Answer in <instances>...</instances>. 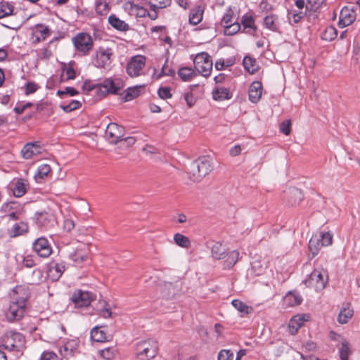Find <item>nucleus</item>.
Returning <instances> with one entry per match:
<instances>
[{"label":"nucleus","mask_w":360,"mask_h":360,"mask_svg":"<svg viewBox=\"0 0 360 360\" xmlns=\"http://www.w3.org/2000/svg\"><path fill=\"white\" fill-rule=\"evenodd\" d=\"M30 308L27 294H13L11 297L9 305L5 312L8 321L13 322L21 320Z\"/></svg>","instance_id":"f257e3e1"},{"label":"nucleus","mask_w":360,"mask_h":360,"mask_svg":"<svg viewBox=\"0 0 360 360\" xmlns=\"http://www.w3.org/2000/svg\"><path fill=\"white\" fill-rule=\"evenodd\" d=\"M211 256L214 259H223V269H230L238 261L239 252L237 250L228 251V249L219 241L214 242L210 247Z\"/></svg>","instance_id":"f03ea898"},{"label":"nucleus","mask_w":360,"mask_h":360,"mask_svg":"<svg viewBox=\"0 0 360 360\" xmlns=\"http://www.w3.org/2000/svg\"><path fill=\"white\" fill-rule=\"evenodd\" d=\"M328 281V271L322 266L315 268L309 277L304 281V284L309 288L315 291H322Z\"/></svg>","instance_id":"7ed1b4c3"},{"label":"nucleus","mask_w":360,"mask_h":360,"mask_svg":"<svg viewBox=\"0 0 360 360\" xmlns=\"http://www.w3.org/2000/svg\"><path fill=\"white\" fill-rule=\"evenodd\" d=\"M158 353V342L153 338H148L137 342L136 356L139 360H150Z\"/></svg>","instance_id":"20e7f679"},{"label":"nucleus","mask_w":360,"mask_h":360,"mask_svg":"<svg viewBox=\"0 0 360 360\" xmlns=\"http://www.w3.org/2000/svg\"><path fill=\"white\" fill-rule=\"evenodd\" d=\"M212 170L211 159L209 156H202L191 165L190 179L194 182L200 181Z\"/></svg>","instance_id":"39448f33"},{"label":"nucleus","mask_w":360,"mask_h":360,"mask_svg":"<svg viewBox=\"0 0 360 360\" xmlns=\"http://www.w3.org/2000/svg\"><path fill=\"white\" fill-rule=\"evenodd\" d=\"M194 68L196 72L204 77L211 75L213 67L212 57L207 52L197 53L193 59Z\"/></svg>","instance_id":"423d86ee"},{"label":"nucleus","mask_w":360,"mask_h":360,"mask_svg":"<svg viewBox=\"0 0 360 360\" xmlns=\"http://www.w3.org/2000/svg\"><path fill=\"white\" fill-rule=\"evenodd\" d=\"M146 64V56L143 55L132 56L127 63L126 72L131 78L140 77L143 75Z\"/></svg>","instance_id":"0eeeda50"},{"label":"nucleus","mask_w":360,"mask_h":360,"mask_svg":"<svg viewBox=\"0 0 360 360\" xmlns=\"http://www.w3.org/2000/svg\"><path fill=\"white\" fill-rule=\"evenodd\" d=\"M75 49L86 56L93 49L94 40L91 36L86 32H79L72 39Z\"/></svg>","instance_id":"6e6552de"},{"label":"nucleus","mask_w":360,"mask_h":360,"mask_svg":"<svg viewBox=\"0 0 360 360\" xmlns=\"http://www.w3.org/2000/svg\"><path fill=\"white\" fill-rule=\"evenodd\" d=\"M124 86V82L120 77H109L105 79L101 84L97 85L98 90L104 95L117 94Z\"/></svg>","instance_id":"1a4fd4ad"},{"label":"nucleus","mask_w":360,"mask_h":360,"mask_svg":"<svg viewBox=\"0 0 360 360\" xmlns=\"http://www.w3.org/2000/svg\"><path fill=\"white\" fill-rule=\"evenodd\" d=\"M25 340L24 336L17 332L11 333L8 334L4 342V347L13 352H16L18 353H22V350L25 347Z\"/></svg>","instance_id":"9d476101"},{"label":"nucleus","mask_w":360,"mask_h":360,"mask_svg":"<svg viewBox=\"0 0 360 360\" xmlns=\"http://www.w3.org/2000/svg\"><path fill=\"white\" fill-rule=\"evenodd\" d=\"M1 210L6 213L8 219L13 221L21 219L25 214L24 206L14 201L4 203Z\"/></svg>","instance_id":"9b49d317"},{"label":"nucleus","mask_w":360,"mask_h":360,"mask_svg":"<svg viewBox=\"0 0 360 360\" xmlns=\"http://www.w3.org/2000/svg\"><path fill=\"white\" fill-rule=\"evenodd\" d=\"M113 51L111 48L99 47L96 51L95 65L100 68H109L112 63Z\"/></svg>","instance_id":"f8f14e48"},{"label":"nucleus","mask_w":360,"mask_h":360,"mask_svg":"<svg viewBox=\"0 0 360 360\" xmlns=\"http://www.w3.org/2000/svg\"><path fill=\"white\" fill-rule=\"evenodd\" d=\"M33 251L41 258H48L52 253V247L44 237H40L32 243Z\"/></svg>","instance_id":"ddd939ff"},{"label":"nucleus","mask_w":360,"mask_h":360,"mask_svg":"<svg viewBox=\"0 0 360 360\" xmlns=\"http://www.w3.org/2000/svg\"><path fill=\"white\" fill-rule=\"evenodd\" d=\"M304 195L302 191L297 188H291L283 192V201L287 205L296 206L303 200Z\"/></svg>","instance_id":"4468645a"},{"label":"nucleus","mask_w":360,"mask_h":360,"mask_svg":"<svg viewBox=\"0 0 360 360\" xmlns=\"http://www.w3.org/2000/svg\"><path fill=\"white\" fill-rule=\"evenodd\" d=\"M124 128L116 123H110L105 129V136L111 143L122 140Z\"/></svg>","instance_id":"2eb2a0df"},{"label":"nucleus","mask_w":360,"mask_h":360,"mask_svg":"<svg viewBox=\"0 0 360 360\" xmlns=\"http://www.w3.org/2000/svg\"><path fill=\"white\" fill-rule=\"evenodd\" d=\"M356 14L353 8L343 7L340 13L338 25L340 27H345L352 25L356 20Z\"/></svg>","instance_id":"dca6fc26"},{"label":"nucleus","mask_w":360,"mask_h":360,"mask_svg":"<svg viewBox=\"0 0 360 360\" xmlns=\"http://www.w3.org/2000/svg\"><path fill=\"white\" fill-rule=\"evenodd\" d=\"M309 319L310 315L309 314H298L293 316L288 323L289 333L292 335L297 334L304 323L309 321Z\"/></svg>","instance_id":"f3484780"},{"label":"nucleus","mask_w":360,"mask_h":360,"mask_svg":"<svg viewBox=\"0 0 360 360\" xmlns=\"http://www.w3.org/2000/svg\"><path fill=\"white\" fill-rule=\"evenodd\" d=\"M49 27L43 24L36 25L32 30L31 39L34 44L44 41L51 35Z\"/></svg>","instance_id":"a211bd4d"},{"label":"nucleus","mask_w":360,"mask_h":360,"mask_svg":"<svg viewBox=\"0 0 360 360\" xmlns=\"http://www.w3.org/2000/svg\"><path fill=\"white\" fill-rule=\"evenodd\" d=\"M30 231L29 224L26 221L16 222L8 229L7 234L11 238H14L26 235Z\"/></svg>","instance_id":"6ab92c4d"},{"label":"nucleus","mask_w":360,"mask_h":360,"mask_svg":"<svg viewBox=\"0 0 360 360\" xmlns=\"http://www.w3.org/2000/svg\"><path fill=\"white\" fill-rule=\"evenodd\" d=\"M89 254L90 248L89 245L81 243L71 255V258L74 262L77 264H79L88 259Z\"/></svg>","instance_id":"aec40b11"},{"label":"nucleus","mask_w":360,"mask_h":360,"mask_svg":"<svg viewBox=\"0 0 360 360\" xmlns=\"http://www.w3.org/2000/svg\"><path fill=\"white\" fill-rule=\"evenodd\" d=\"M123 8L130 15L136 18H144L147 15V9L142 6L135 4L134 1H126Z\"/></svg>","instance_id":"412c9836"},{"label":"nucleus","mask_w":360,"mask_h":360,"mask_svg":"<svg viewBox=\"0 0 360 360\" xmlns=\"http://www.w3.org/2000/svg\"><path fill=\"white\" fill-rule=\"evenodd\" d=\"M65 271V265L63 263L51 261L48 264L47 276L53 281H58Z\"/></svg>","instance_id":"4be33fe9"},{"label":"nucleus","mask_w":360,"mask_h":360,"mask_svg":"<svg viewBox=\"0 0 360 360\" xmlns=\"http://www.w3.org/2000/svg\"><path fill=\"white\" fill-rule=\"evenodd\" d=\"M42 148L38 142L28 143L24 146L21 155L24 159L29 160L41 153Z\"/></svg>","instance_id":"5701e85b"},{"label":"nucleus","mask_w":360,"mask_h":360,"mask_svg":"<svg viewBox=\"0 0 360 360\" xmlns=\"http://www.w3.org/2000/svg\"><path fill=\"white\" fill-rule=\"evenodd\" d=\"M263 85L261 82L254 81L249 87V100L253 103H257L262 97Z\"/></svg>","instance_id":"b1692460"},{"label":"nucleus","mask_w":360,"mask_h":360,"mask_svg":"<svg viewBox=\"0 0 360 360\" xmlns=\"http://www.w3.org/2000/svg\"><path fill=\"white\" fill-rule=\"evenodd\" d=\"M78 346L79 345L76 340H70L60 347V353L63 357L68 359L77 352Z\"/></svg>","instance_id":"393cba45"},{"label":"nucleus","mask_w":360,"mask_h":360,"mask_svg":"<svg viewBox=\"0 0 360 360\" xmlns=\"http://www.w3.org/2000/svg\"><path fill=\"white\" fill-rule=\"evenodd\" d=\"M71 300L77 308L88 307L93 301L90 294H72Z\"/></svg>","instance_id":"a878e982"},{"label":"nucleus","mask_w":360,"mask_h":360,"mask_svg":"<svg viewBox=\"0 0 360 360\" xmlns=\"http://www.w3.org/2000/svg\"><path fill=\"white\" fill-rule=\"evenodd\" d=\"M29 186L28 181L24 179H18L13 184L11 188L13 194L16 198H20L23 196L27 190Z\"/></svg>","instance_id":"bb28decb"},{"label":"nucleus","mask_w":360,"mask_h":360,"mask_svg":"<svg viewBox=\"0 0 360 360\" xmlns=\"http://www.w3.org/2000/svg\"><path fill=\"white\" fill-rule=\"evenodd\" d=\"M212 98L214 101H222L232 98V93L229 89L217 86L212 91Z\"/></svg>","instance_id":"cd10ccee"},{"label":"nucleus","mask_w":360,"mask_h":360,"mask_svg":"<svg viewBox=\"0 0 360 360\" xmlns=\"http://www.w3.org/2000/svg\"><path fill=\"white\" fill-rule=\"evenodd\" d=\"M302 302V298L300 294H285L283 298V305L285 308L298 306Z\"/></svg>","instance_id":"c85d7f7f"},{"label":"nucleus","mask_w":360,"mask_h":360,"mask_svg":"<svg viewBox=\"0 0 360 360\" xmlns=\"http://www.w3.org/2000/svg\"><path fill=\"white\" fill-rule=\"evenodd\" d=\"M354 311L349 303H347L345 306L340 310L338 316V321L340 324L347 323L353 316Z\"/></svg>","instance_id":"c756f323"},{"label":"nucleus","mask_w":360,"mask_h":360,"mask_svg":"<svg viewBox=\"0 0 360 360\" xmlns=\"http://www.w3.org/2000/svg\"><path fill=\"white\" fill-rule=\"evenodd\" d=\"M264 25L266 29L273 32H278L280 28L278 18L274 14L268 15L264 18Z\"/></svg>","instance_id":"7c9ffc66"},{"label":"nucleus","mask_w":360,"mask_h":360,"mask_svg":"<svg viewBox=\"0 0 360 360\" xmlns=\"http://www.w3.org/2000/svg\"><path fill=\"white\" fill-rule=\"evenodd\" d=\"M108 22L109 24L115 29L125 32L129 30V25L124 20L117 18L115 15H110L108 17Z\"/></svg>","instance_id":"2f4dec72"},{"label":"nucleus","mask_w":360,"mask_h":360,"mask_svg":"<svg viewBox=\"0 0 360 360\" xmlns=\"http://www.w3.org/2000/svg\"><path fill=\"white\" fill-rule=\"evenodd\" d=\"M179 77L184 82H189L198 75L195 70L190 67H182L178 70Z\"/></svg>","instance_id":"473e14b6"},{"label":"nucleus","mask_w":360,"mask_h":360,"mask_svg":"<svg viewBox=\"0 0 360 360\" xmlns=\"http://www.w3.org/2000/svg\"><path fill=\"white\" fill-rule=\"evenodd\" d=\"M204 8L201 6L195 7L191 10L189 15V22L193 25L199 24L203 18Z\"/></svg>","instance_id":"72a5a7b5"},{"label":"nucleus","mask_w":360,"mask_h":360,"mask_svg":"<svg viewBox=\"0 0 360 360\" xmlns=\"http://www.w3.org/2000/svg\"><path fill=\"white\" fill-rule=\"evenodd\" d=\"M323 247L321 243V238L318 234H314L311 236L309 242V249L312 254V257H315Z\"/></svg>","instance_id":"f704fd0d"},{"label":"nucleus","mask_w":360,"mask_h":360,"mask_svg":"<svg viewBox=\"0 0 360 360\" xmlns=\"http://www.w3.org/2000/svg\"><path fill=\"white\" fill-rule=\"evenodd\" d=\"M145 89V85H139L129 87L125 90L124 100L125 101H131L139 96Z\"/></svg>","instance_id":"c9c22d12"},{"label":"nucleus","mask_w":360,"mask_h":360,"mask_svg":"<svg viewBox=\"0 0 360 360\" xmlns=\"http://www.w3.org/2000/svg\"><path fill=\"white\" fill-rule=\"evenodd\" d=\"M51 173V168L48 164L40 165L34 176L35 181L40 183Z\"/></svg>","instance_id":"e433bc0d"},{"label":"nucleus","mask_w":360,"mask_h":360,"mask_svg":"<svg viewBox=\"0 0 360 360\" xmlns=\"http://www.w3.org/2000/svg\"><path fill=\"white\" fill-rule=\"evenodd\" d=\"M352 353V351L349 341L345 338H342L341 346L339 349L340 359L341 360H349V356Z\"/></svg>","instance_id":"4c0bfd02"},{"label":"nucleus","mask_w":360,"mask_h":360,"mask_svg":"<svg viewBox=\"0 0 360 360\" xmlns=\"http://www.w3.org/2000/svg\"><path fill=\"white\" fill-rule=\"evenodd\" d=\"M243 65L245 69L252 75L257 72L259 69V65L257 61L250 56H245L244 58Z\"/></svg>","instance_id":"58836bf2"},{"label":"nucleus","mask_w":360,"mask_h":360,"mask_svg":"<svg viewBox=\"0 0 360 360\" xmlns=\"http://www.w3.org/2000/svg\"><path fill=\"white\" fill-rule=\"evenodd\" d=\"M173 239L174 243L182 248L188 249L191 245V242L189 238L180 233H175Z\"/></svg>","instance_id":"ea45409f"},{"label":"nucleus","mask_w":360,"mask_h":360,"mask_svg":"<svg viewBox=\"0 0 360 360\" xmlns=\"http://www.w3.org/2000/svg\"><path fill=\"white\" fill-rule=\"evenodd\" d=\"M111 0H96V12L101 15H106L110 10Z\"/></svg>","instance_id":"a19ab883"},{"label":"nucleus","mask_w":360,"mask_h":360,"mask_svg":"<svg viewBox=\"0 0 360 360\" xmlns=\"http://www.w3.org/2000/svg\"><path fill=\"white\" fill-rule=\"evenodd\" d=\"M338 36V31L333 26H328L321 33V39L327 41L334 40Z\"/></svg>","instance_id":"79ce46f5"},{"label":"nucleus","mask_w":360,"mask_h":360,"mask_svg":"<svg viewBox=\"0 0 360 360\" xmlns=\"http://www.w3.org/2000/svg\"><path fill=\"white\" fill-rule=\"evenodd\" d=\"M232 305L240 313L250 314L253 311V308L247 305L239 300H233L231 302Z\"/></svg>","instance_id":"37998d69"},{"label":"nucleus","mask_w":360,"mask_h":360,"mask_svg":"<svg viewBox=\"0 0 360 360\" xmlns=\"http://www.w3.org/2000/svg\"><path fill=\"white\" fill-rule=\"evenodd\" d=\"M172 4V0H149L148 2L150 10L162 9L169 6Z\"/></svg>","instance_id":"c03bdc74"},{"label":"nucleus","mask_w":360,"mask_h":360,"mask_svg":"<svg viewBox=\"0 0 360 360\" xmlns=\"http://www.w3.org/2000/svg\"><path fill=\"white\" fill-rule=\"evenodd\" d=\"M91 338L95 342H105L107 340L105 333L98 327H95L91 330Z\"/></svg>","instance_id":"a18cd8bd"},{"label":"nucleus","mask_w":360,"mask_h":360,"mask_svg":"<svg viewBox=\"0 0 360 360\" xmlns=\"http://www.w3.org/2000/svg\"><path fill=\"white\" fill-rule=\"evenodd\" d=\"M13 6L7 1H0V18H6L13 13Z\"/></svg>","instance_id":"49530a36"},{"label":"nucleus","mask_w":360,"mask_h":360,"mask_svg":"<svg viewBox=\"0 0 360 360\" xmlns=\"http://www.w3.org/2000/svg\"><path fill=\"white\" fill-rule=\"evenodd\" d=\"M101 308H98V314L104 319H108L112 316V311L110 305L105 301H100Z\"/></svg>","instance_id":"de8ad7c7"},{"label":"nucleus","mask_w":360,"mask_h":360,"mask_svg":"<svg viewBox=\"0 0 360 360\" xmlns=\"http://www.w3.org/2000/svg\"><path fill=\"white\" fill-rule=\"evenodd\" d=\"M234 18V12L233 11L229 8L226 10L225 13L224 14L221 20V25L224 27H227L228 25H230L231 23H233L235 21Z\"/></svg>","instance_id":"09e8293b"},{"label":"nucleus","mask_w":360,"mask_h":360,"mask_svg":"<svg viewBox=\"0 0 360 360\" xmlns=\"http://www.w3.org/2000/svg\"><path fill=\"white\" fill-rule=\"evenodd\" d=\"M63 75L65 77L66 80L74 79L76 77V72L72 63L63 65Z\"/></svg>","instance_id":"8fccbe9b"},{"label":"nucleus","mask_w":360,"mask_h":360,"mask_svg":"<svg viewBox=\"0 0 360 360\" xmlns=\"http://www.w3.org/2000/svg\"><path fill=\"white\" fill-rule=\"evenodd\" d=\"M325 0H307L306 8L309 11L315 12L322 7Z\"/></svg>","instance_id":"3c124183"},{"label":"nucleus","mask_w":360,"mask_h":360,"mask_svg":"<svg viewBox=\"0 0 360 360\" xmlns=\"http://www.w3.org/2000/svg\"><path fill=\"white\" fill-rule=\"evenodd\" d=\"M17 259H21L22 265L27 268H32L35 266V261L34 256L32 255H17Z\"/></svg>","instance_id":"603ef678"},{"label":"nucleus","mask_w":360,"mask_h":360,"mask_svg":"<svg viewBox=\"0 0 360 360\" xmlns=\"http://www.w3.org/2000/svg\"><path fill=\"white\" fill-rule=\"evenodd\" d=\"M242 25H243L244 29L249 28L252 32H255L257 27L255 23V19L251 15H244L242 20Z\"/></svg>","instance_id":"864d4df0"},{"label":"nucleus","mask_w":360,"mask_h":360,"mask_svg":"<svg viewBox=\"0 0 360 360\" xmlns=\"http://www.w3.org/2000/svg\"><path fill=\"white\" fill-rule=\"evenodd\" d=\"M240 30V24L234 22L233 23H231L228 25L227 27H224V34L228 36H231L237 32H238Z\"/></svg>","instance_id":"5fc2aeb1"},{"label":"nucleus","mask_w":360,"mask_h":360,"mask_svg":"<svg viewBox=\"0 0 360 360\" xmlns=\"http://www.w3.org/2000/svg\"><path fill=\"white\" fill-rule=\"evenodd\" d=\"M81 106V102L77 100H72L68 105H60V108L65 112H70L72 110L79 109Z\"/></svg>","instance_id":"6e6d98bb"},{"label":"nucleus","mask_w":360,"mask_h":360,"mask_svg":"<svg viewBox=\"0 0 360 360\" xmlns=\"http://www.w3.org/2000/svg\"><path fill=\"white\" fill-rule=\"evenodd\" d=\"M318 236L321 238L323 246H328L332 243L333 236L329 232L319 233Z\"/></svg>","instance_id":"4d7b16f0"},{"label":"nucleus","mask_w":360,"mask_h":360,"mask_svg":"<svg viewBox=\"0 0 360 360\" xmlns=\"http://www.w3.org/2000/svg\"><path fill=\"white\" fill-rule=\"evenodd\" d=\"M100 354L104 359L110 360L115 355V351L112 348L108 347L100 351Z\"/></svg>","instance_id":"13d9d810"},{"label":"nucleus","mask_w":360,"mask_h":360,"mask_svg":"<svg viewBox=\"0 0 360 360\" xmlns=\"http://www.w3.org/2000/svg\"><path fill=\"white\" fill-rule=\"evenodd\" d=\"M40 360H60L58 355L51 351H44L40 356Z\"/></svg>","instance_id":"bf43d9fd"},{"label":"nucleus","mask_w":360,"mask_h":360,"mask_svg":"<svg viewBox=\"0 0 360 360\" xmlns=\"http://www.w3.org/2000/svg\"><path fill=\"white\" fill-rule=\"evenodd\" d=\"M233 354L229 349H222L218 354V360H233Z\"/></svg>","instance_id":"052dcab7"},{"label":"nucleus","mask_w":360,"mask_h":360,"mask_svg":"<svg viewBox=\"0 0 360 360\" xmlns=\"http://www.w3.org/2000/svg\"><path fill=\"white\" fill-rule=\"evenodd\" d=\"M184 98L188 108H192L196 102V99L191 91L186 92Z\"/></svg>","instance_id":"680f3d73"},{"label":"nucleus","mask_w":360,"mask_h":360,"mask_svg":"<svg viewBox=\"0 0 360 360\" xmlns=\"http://www.w3.org/2000/svg\"><path fill=\"white\" fill-rule=\"evenodd\" d=\"M158 95L162 99H167L172 97L171 89L169 87H160L158 89Z\"/></svg>","instance_id":"e2e57ef3"},{"label":"nucleus","mask_w":360,"mask_h":360,"mask_svg":"<svg viewBox=\"0 0 360 360\" xmlns=\"http://www.w3.org/2000/svg\"><path fill=\"white\" fill-rule=\"evenodd\" d=\"M173 72H174L170 68H168L167 65L166 64H165L163 65V67L162 68L161 72L157 75L155 74H154L153 77L155 79H159L162 76H166V75L169 76V75L173 74Z\"/></svg>","instance_id":"0e129e2a"},{"label":"nucleus","mask_w":360,"mask_h":360,"mask_svg":"<svg viewBox=\"0 0 360 360\" xmlns=\"http://www.w3.org/2000/svg\"><path fill=\"white\" fill-rule=\"evenodd\" d=\"M65 94H69L71 96H74L79 94V92L75 88L70 87V86L66 87L64 91L58 90L57 91V95H58L60 96H63Z\"/></svg>","instance_id":"69168bd1"},{"label":"nucleus","mask_w":360,"mask_h":360,"mask_svg":"<svg viewBox=\"0 0 360 360\" xmlns=\"http://www.w3.org/2000/svg\"><path fill=\"white\" fill-rule=\"evenodd\" d=\"M280 130L285 135H289L291 131V122L290 120L283 122L280 125Z\"/></svg>","instance_id":"338daca9"},{"label":"nucleus","mask_w":360,"mask_h":360,"mask_svg":"<svg viewBox=\"0 0 360 360\" xmlns=\"http://www.w3.org/2000/svg\"><path fill=\"white\" fill-rule=\"evenodd\" d=\"M39 89V86L33 82H29L25 85V94L30 95L31 94L34 93Z\"/></svg>","instance_id":"774afa93"}]
</instances>
